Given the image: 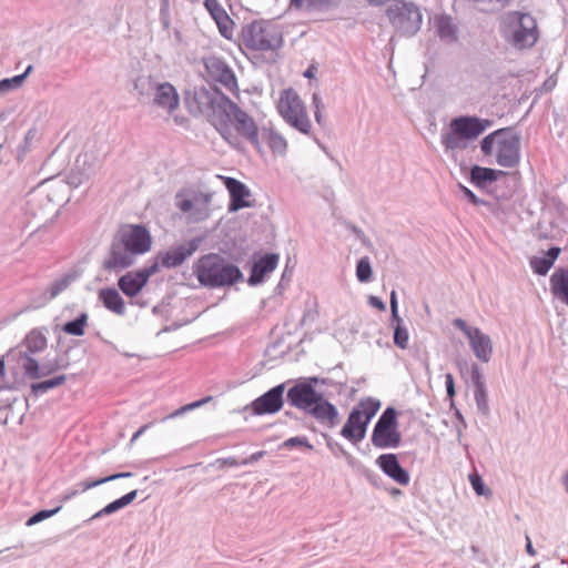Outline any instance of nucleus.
Instances as JSON below:
<instances>
[{"label":"nucleus","mask_w":568,"mask_h":568,"mask_svg":"<svg viewBox=\"0 0 568 568\" xmlns=\"http://www.w3.org/2000/svg\"><path fill=\"white\" fill-rule=\"evenodd\" d=\"M390 317H393V322L396 323V327H394V345L398 346L400 349H405L409 342V335L407 334V329L400 326V317H398L397 314V296H395L394 291L390 292Z\"/></svg>","instance_id":"29"},{"label":"nucleus","mask_w":568,"mask_h":568,"mask_svg":"<svg viewBox=\"0 0 568 568\" xmlns=\"http://www.w3.org/2000/svg\"><path fill=\"white\" fill-rule=\"evenodd\" d=\"M300 409L329 428L335 427L337 424V409L329 402H322L308 407H300Z\"/></svg>","instance_id":"23"},{"label":"nucleus","mask_w":568,"mask_h":568,"mask_svg":"<svg viewBox=\"0 0 568 568\" xmlns=\"http://www.w3.org/2000/svg\"><path fill=\"white\" fill-rule=\"evenodd\" d=\"M462 192H464L465 197H467L468 201H470V203L478 204V197L477 195H475L473 191H470L466 186H462Z\"/></svg>","instance_id":"47"},{"label":"nucleus","mask_w":568,"mask_h":568,"mask_svg":"<svg viewBox=\"0 0 568 568\" xmlns=\"http://www.w3.org/2000/svg\"><path fill=\"white\" fill-rule=\"evenodd\" d=\"M372 278V266H369L368 257H363L357 262V280L366 283Z\"/></svg>","instance_id":"39"},{"label":"nucleus","mask_w":568,"mask_h":568,"mask_svg":"<svg viewBox=\"0 0 568 568\" xmlns=\"http://www.w3.org/2000/svg\"><path fill=\"white\" fill-rule=\"evenodd\" d=\"M65 287L64 283H59L54 287H50V296L54 297L61 290Z\"/></svg>","instance_id":"50"},{"label":"nucleus","mask_w":568,"mask_h":568,"mask_svg":"<svg viewBox=\"0 0 568 568\" xmlns=\"http://www.w3.org/2000/svg\"><path fill=\"white\" fill-rule=\"evenodd\" d=\"M277 262L278 256L274 254H265L262 256L261 260L253 264L251 277H248V283H251V285L262 283L263 278H265L267 274L275 270Z\"/></svg>","instance_id":"27"},{"label":"nucleus","mask_w":568,"mask_h":568,"mask_svg":"<svg viewBox=\"0 0 568 568\" xmlns=\"http://www.w3.org/2000/svg\"><path fill=\"white\" fill-rule=\"evenodd\" d=\"M85 325H87V315L82 313L74 321L67 322V324H64V327H62V329H64V333H67V334L74 335V336H82L83 331L85 329Z\"/></svg>","instance_id":"37"},{"label":"nucleus","mask_w":568,"mask_h":568,"mask_svg":"<svg viewBox=\"0 0 568 568\" xmlns=\"http://www.w3.org/2000/svg\"><path fill=\"white\" fill-rule=\"evenodd\" d=\"M211 77L214 81L219 82L226 89V91L236 94L237 83L233 71L221 60H211L210 64L206 65Z\"/></svg>","instance_id":"22"},{"label":"nucleus","mask_w":568,"mask_h":568,"mask_svg":"<svg viewBox=\"0 0 568 568\" xmlns=\"http://www.w3.org/2000/svg\"><path fill=\"white\" fill-rule=\"evenodd\" d=\"M242 43L251 51H274L282 45V34L275 24L257 20L243 27Z\"/></svg>","instance_id":"7"},{"label":"nucleus","mask_w":568,"mask_h":568,"mask_svg":"<svg viewBox=\"0 0 568 568\" xmlns=\"http://www.w3.org/2000/svg\"><path fill=\"white\" fill-rule=\"evenodd\" d=\"M454 326L460 329L462 333L467 336L468 344H470V348H473L476 358L483 363H487L491 355L490 338L479 328L467 325L465 321L460 318L454 321Z\"/></svg>","instance_id":"14"},{"label":"nucleus","mask_w":568,"mask_h":568,"mask_svg":"<svg viewBox=\"0 0 568 568\" xmlns=\"http://www.w3.org/2000/svg\"><path fill=\"white\" fill-rule=\"evenodd\" d=\"M468 480H470V485H473L474 491H476L477 495L483 496L487 494L484 481H481V478L477 473L468 475Z\"/></svg>","instance_id":"42"},{"label":"nucleus","mask_w":568,"mask_h":568,"mask_svg":"<svg viewBox=\"0 0 568 568\" xmlns=\"http://www.w3.org/2000/svg\"><path fill=\"white\" fill-rule=\"evenodd\" d=\"M146 252H133L126 247L111 245L110 254L104 260V270L122 271L134 263V257Z\"/></svg>","instance_id":"18"},{"label":"nucleus","mask_w":568,"mask_h":568,"mask_svg":"<svg viewBox=\"0 0 568 568\" xmlns=\"http://www.w3.org/2000/svg\"><path fill=\"white\" fill-rule=\"evenodd\" d=\"M111 246H121L133 253H146L151 248V236L146 229L136 224H124L118 230Z\"/></svg>","instance_id":"12"},{"label":"nucleus","mask_w":568,"mask_h":568,"mask_svg":"<svg viewBox=\"0 0 568 568\" xmlns=\"http://www.w3.org/2000/svg\"><path fill=\"white\" fill-rule=\"evenodd\" d=\"M283 386H274L252 403L253 414L271 415L282 408Z\"/></svg>","instance_id":"17"},{"label":"nucleus","mask_w":568,"mask_h":568,"mask_svg":"<svg viewBox=\"0 0 568 568\" xmlns=\"http://www.w3.org/2000/svg\"><path fill=\"white\" fill-rule=\"evenodd\" d=\"M3 377H6V366L3 365V359L0 358V390L3 388Z\"/></svg>","instance_id":"51"},{"label":"nucleus","mask_w":568,"mask_h":568,"mask_svg":"<svg viewBox=\"0 0 568 568\" xmlns=\"http://www.w3.org/2000/svg\"><path fill=\"white\" fill-rule=\"evenodd\" d=\"M196 248L197 245L194 242H189L186 245H180L168 252L160 253L158 260L153 263L159 264V267H174L182 264Z\"/></svg>","instance_id":"21"},{"label":"nucleus","mask_w":568,"mask_h":568,"mask_svg":"<svg viewBox=\"0 0 568 568\" xmlns=\"http://www.w3.org/2000/svg\"><path fill=\"white\" fill-rule=\"evenodd\" d=\"M550 293L568 307V266H560L550 275Z\"/></svg>","instance_id":"25"},{"label":"nucleus","mask_w":568,"mask_h":568,"mask_svg":"<svg viewBox=\"0 0 568 568\" xmlns=\"http://www.w3.org/2000/svg\"><path fill=\"white\" fill-rule=\"evenodd\" d=\"M561 248L552 246L548 248L547 254L544 257L532 256L530 258V267L532 273L538 276H545L551 270L555 261L558 258Z\"/></svg>","instance_id":"28"},{"label":"nucleus","mask_w":568,"mask_h":568,"mask_svg":"<svg viewBox=\"0 0 568 568\" xmlns=\"http://www.w3.org/2000/svg\"><path fill=\"white\" fill-rule=\"evenodd\" d=\"M217 179L222 180L226 190H229L230 211L235 212L252 206V203L247 201L250 197V190L245 184H243V182L234 178L222 175H217Z\"/></svg>","instance_id":"16"},{"label":"nucleus","mask_w":568,"mask_h":568,"mask_svg":"<svg viewBox=\"0 0 568 568\" xmlns=\"http://www.w3.org/2000/svg\"><path fill=\"white\" fill-rule=\"evenodd\" d=\"M193 272L201 285L207 287L232 285L241 277L240 270L225 263L217 254L200 257L194 264Z\"/></svg>","instance_id":"3"},{"label":"nucleus","mask_w":568,"mask_h":568,"mask_svg":"<svg viewBox=\"0 0 568 568\" xmlns=\"http://www.w3.org/2000/svg\"><path fill=\"white\" fill-rule=\"evenodd\" d=\"M284 447L293 448V447H306L308 449L312 448L307 440L302 437H291L286 442H284Z\"/></svg>","instance_id":"43"},{"label":"nucleus","mask_w":568,"mask_h":568,"mask_svg":"<svg viewBox=\"0 0 568 568\" xmlns=\"http://www.w3.org/2000/svg\"><path fill=\"white\" fill-rule=\"evenodd\" d=\"M258 143H261V150L257 149L260 153L263 152L264 146L268 148L274 155H282L287 150V141L271 128H262Z\"/></svg>","instance_id":"26"},{"label":"nucleus","mask_w":568,"mask_h":568,"mask_svg":"<svg viewBox=\"0 0 568 568\" xmlns=\"http://www.w3.org/2000/svg\"><path fill=\"white\" fill-rule=\"evenodd\" d=\"M153 103L171 113L179 108V93L172 84L164 82L155 88Z\"/></svg>","instance_id":"24"},{"label":"nucleus","mask_w":568,"mask_h":568,"mask_svg":"<svg viewBox=\"0 0 568 568\" xmlns=\"http://www.w3.org/2000/svg\"><path fill=\"white\" fill-rule=\"evenodd\" d=\"M400 444V434L397 432L395 410L387 408L372 432V445L377 448H396Z\"/></svg>","instance_id":"10"},{"label":"nucleus","mask_w":568,"mask_h":568,"mask_svg":"<svg viewBox=\"0 0 568 568\" xmlns=\"http://www.w3.org/2000/svg\"><path fill=\"white\" fill-rule=\"evenodd\" d=\"M490 126L491 121L486 119L468 115L454 118L448 124V130L442 134V144L447 150H464Z\"/></svg>","instance_id":"5"},{"label":"nucleus","mask_w":568,"mask_h":568,"mask_svg":"<svg viewBox=\"0 0 568 568\" xmlns=\"http://www.w3.org/2000/svg\"><path fill=\"white\" fill-rule=\"evenodd\" d=\"M480 152L497 165L514 169L519 164V135L509 128L499 129L480 140Z\"/></svg>","instance_id":"2"},{"label":"nucleus","mask_w":568,"mask_h":568,"mask_svg":"<svg viewBox=\"0 0 568 568\" xmlns=\"http://www.w3.org/2000/svg\"><path fill=\"white\" fill-rule=\"evenodd\" d=\"M67 378L64 375H59L52 379H45L43 382L31 384V394L39 396L53 388H57L65 383Z\"/></svg>","instance_id":"34"},{"label":"nucleus","mask_w":568,"mask_h":568,"mask_svg":"<svg viewBox=\"0 0 568 568\" xmlns=\"http://www.w3.org/2000/svg\"><path fill=\"white\" fill-rule=\"evenodd\" d=\"M313 105H315V119L316 123L323 124V114L321 110L323 109V104L321 103L320 94H313Z\"/></svg>","instance_id":"44"},{"label":"nucleus","mask_w":568,"mask_h":568,"mask_svg":"<svg viewBox=\"0 0 568 568\" xmlns=\"http://www.w3.org/2000/svg\"><path fill=\"white\" fill-rule=\"evenodd\" d=\"M526 552L530 554V556H534V549L531 546V540H529L528 537H526Z\"/></svg>","instance_id":"54"},{"label":"nucleus","mask_w":568,"mask_h":568,"mask_svg":"<svg viewBox=\"0 0 568 568\" xmlns=\"http://www.w3.org/2000/svg\"><path fill=\"white\" fill-rule=\"evenodd\" d=\"M287 400L293 407L308 408L313 405L327 403L323 395L318 394L311 384H296L287 390Z\"/></svg>","instance_id":"15"},{"label":"nucleus","mask_w":568,"mask_h":568,"mask_svg":"<svg viewBox=\"0 0 568 568\" xmlns=\"http://www.w3.org/2000/svg\"><path fill=\"white\" fill-rule=\"evenodd\" d=\"M98 297H100L101 303H103L108 311L118 316L124 314V301L116 290L112 287L102 288L100 293H98Z\"/></svg>","instance_id":"30"},{"label":"nucleus","mask_w":568,"mask_h":568,"mask_svg":"<svg viewBox=\"0 0 568 568\" xmlns=\"http://www.w3.org/2000/svg\"><path fill=\"white\" fill-rule=\"evenodd\" d=\"M435 27L439 38L455 40V24H453L452 18L447 16L435 17Z\"/></svg>","instance_id":"33"},{"label":"nucleus","mask_w":568,"mask_h":568,"mask_svg":"<svg viewBox=\"0 0 568 568\" xmlns=\"http://www.w3.org/2000/svg\"><path fill=\"white\" fill-rule=\"evenodd\" d=\"M329 3V0H291V9L310 12L322 9Z\"/></svg>","instance_id":"35"},{"label":"nucleus","mask_w":568,"mask_h":568,"mask_svg":"<svg viewBox=\"0 0 568 568\" xmlns=\"http://www.w3.org/2000/svg\"><path fill=\"white\" fill-rule=\"evenodd\" d=\"M136 494H138L136 489L124 494L123 496H121V498L108 504L106 506H104L103 508L98 510V513L92 515L91 519L94 520V519L101 518L103 516L114 514L115 511H118V510L122 509L123 507L128 506L129 504L133 503V500L136 499Z\"/></svg>","instance_id":"32"},{"label":"nucleus","mask_w":568,"mask_h":568,"mask_svg":"<svg viewBox=\"0 0 568 568\" xmlns=\"http://www.w3.org/2000/svg\"><path fill=\"white\" fill-rule=\"evenodd\" d=\"M146 428H148V425H143L142 427H140V429L136 430L135 435H133V440L136 439L138 437H140L143 434V432L146 430Z\"/></svg>","instance_id":"55"},{"label":"nucleus","mask_w":568,"mask_h":568,"mask_svg":"<svg viewBox=\"0 0 568 568\" xmlns=\"http://www.w3.org/2000/svg\"><path fill=\"white\" fill-rule=\"evenodd\" d=\"M503 175L504 172L500 170L483 168L479 165H476L470 170V181H473L474 185L479 187L487 182L497 181Z\"/></svg>","instance_id":"31"},{"label":"nucleus","mask_w":568,"mask_h":568,"mask_svg":"<svg viewBox=\"0 0 568 568\" xmlns=\"http://www.w3.org/2000/svg\"><path fill=\"white\" fill-rule=\"evenodd\" d=\"M278 115L293 129L303 134L311 132V120L307 115V109L301 95L293 88H287L278 93L275 102Z\"/></svg>","instance_id":"6"},{"label":"nucleus","mask_w":568,"mask_h":568,"mask_svg":"<svg viewBox=\"0 0 568 568\" xmlns=\"http://www.w3.org/2000/svg\"><path fill=\"white\" fill-rule=\"evenodd\" d=\"M381 408V404L373 398H364L358 402L357 406L352 409L351 415L346 418L344 428L339 430V435L346 440L357 444L365 438L366 426L375 417Z\"/></svg>","instance_id":"8"},{"label":"nucleus","mask_w":568,"mask_h":568,"mask_svg":"<svg viewBox=\"0 0 568 568\" xmlns=\"http://www.w3.org/2000/svg\"><path fill=\"white\" fill-rule=\"evenodd\" d=\"M210 400H211V397H206L199 402H193L191 404L182 406V407L178 408L176 410H174L173 413L169 414L168 419H174L189 410H194L195 408L207 404Z\"/></svg>","instance_id":"40"},{"label":"nucleus","mask_w":568,"mask_h":568,"mask_svg":"<svg viewBox=\"0 0 568 568\" xmlns=\"http://www.w3.org/2000/svg\"><path fill=\"white\" fill-rule=\"evenodd\" d=\"M169 0H164V2H168Z\"/></svg>","instance_id":"59"},{"label":"nucleus","mask_w":568,"mask_h":568,"mask_svg":"<svg viewBox=\"0 0 568 568\" xmlns=\"http://www.w3.org/2000/svg\"><path fill=\"white\" fill-rule=\"evenodd\" d=\"M131 476H133L131 473H118V474L102 477V478L95 479V480H84V481H82L81 486H82V490L87 491L91 488H97L106 483H112L120 478H130Z\"/></svg>","instance_id":"36"},{"label":"nucleus","mask_w":568,"mask_h":568,"mask_svg":"<svg viewBox=\"0 0 568 568\" xmlns=\"http://www.w3.org/2000/svg\"><path fill=\"white\" fill-rule=\"evenodd\" d=\"M207 119L230 145L240 148V139H245V141L252 143L255 150H260L258 128H256L253 119L230 98L222 95V98L211 102V113Z\"/></svg>","instance_id":"1"},{"label":"nucleus","mask_w":568,"mask_h":568,"mask_svg":"<svg viewBox=\"0 0 568 568\" xmlns=\"http://www.w3.org/2000/svg\"><path fill=\"white\" fill-rule=\"evenodd\" d=\"M377 465L383 469L384 474L389 476L397 485L406 487L409 485V474L400 467L397 457L393 454H384L377 458Z\"/></svg>","instance_id":"20"},{"label":"nucleus","mask_w":568,"mask_h":568,"mask_svg":"<svg viewBox=\"0 0 568 568\" xmlns=\"http://www.w3.org/2000/svg\"><path fill=\"white\" fill-rule=\"evenodd\" d=\"M264 455H265V452H263V450H260V452H257V453H253V455H251V457H248V458H246V459H244V460L240 462V464H242V465H247V464H250V463H253V462H255V460H257V459L262 458Z\"/></svg>","instance_id":"48"},{"label":"nucleus","mask_w":568,"mask_h":568,"mask_svg":"<svg viewBox=\"0 0 568 568\" xmlns=\"http://www.w3.org/2000/svg\"><path fill=\"white\" fill-rule=\"evenodd\" d=\"M315 71H316V69L313 65L307 67L306 71H304V78L313 79Z\"/></svg>","instance_id":"52"},{"label":"nucleus","mask_w":568,"mask_h":568,"mask_svg":"<svg viewBox=\"0 0 568 568\" xmlns=\"http://www.w3.org/2000/svg\"><path fill=\"white\" fill-rule=\"evenodd\" d=\"M390 23L404 37L416 34L420 27L419 9L412 3H400L387 9Z\"/></svg>","instance_id":"11"},{"label":"nucleus","mask_w":568,"mask_h":568,"mask_svg":"<svg viewBox=\"0 0 568 568\" xmlns=\"http://www.w3.org/2000/svg\"><path fill=\"white\" fill-rule=\"evenodd\" d=\"M178 206L182 212H189L192 210V202L190 200H181L179 201Z\"/></svg>","instance_id":"49"},{"label":"nucleus","mask_w":568,"mask_h":568,"mask_svg":"<svg viewBox=\"0 0 568 568\" xmlns=\"http://www.w3.org/2000/svg\"><path fill=\"white\" fill-rule=\"evenodd\" d=\"M225 464L229 465V466H236V465H241L240 462H237L236 459L234 458H227L225 459Z\"/></svg>","instance_id":"56"},{"label":"nucleus","mask_w":568,"mask_h":568,"mask_svg":"<svg viewBox=\"0 0 568 568\" xmlns=\"http://www.w3.org/2000/svg\"><path fill=\"white\" fill-rule=\"evenodd\" d=\"M561 485H564V487H566V490L568 493V470H567L566 475H564V477H561Z\"/></svg>","instance_id":"57"},{"label":"nucleus","mask_w":568,"mask_h":568,"mask_svg":"<svg viewBox=\"0 0 568 568\" xmlns=\"http://www.w3.org/2000/svg\"><path fill=\"white\" fill-rule=\"evenodd\" d=\"M390 0H367L368 4L371 6H383L387 3Z\"/></svg>","instance_id":"53"},{"label":"nucleus","mask_w":568,"mask_h":568,"mask_svg":"<svg viewBox=\"0 0 568 568\" xmlns=\"http://www.w3.org/2000/svg\"><path fill=\"white\" fill-rule=\"evenodd\" d=\"M57 511H58V508L52 509V510H41V511L34 514L33 516L28 518L27 527H32V526L52 517L54 514H57Z\"/></svg>","instance_id":"41"},{"label":"nucleus","mask_w":568,"mask_h":568,"mask_svg":"<svg viewBox=\"0 0 568 568\" xmlns=\"http://www.w3.org/2000/svg\"><path fill=\"white\" fill-rule=\"evenodd\" d=\"M204 8L210 12L214 23H216L220 34H222L226 40L233 39L234 22L226 11L219 4L217 0H204Z\"/></svg>","instance_id":"19"},{"label":"nucleus","mask_w":568,"mask_h":568,"mask_svg":"<svg viewBox=\"0 0 568 568\" xmlns=\"http://www.w3.org/2000/svg\"><path fill=\"white\" fill-rule=\"evenodd\" d=\"M159 272V264L153 263L139 271H130L118 280V288L126 297H136L146 286L151 276Z\"/></svg>","instance_id":"13"},{"label":"nucleus","mask_w":568,"mask_h":568,"mask_svg":"<svg viewBox=\"0 0 568 568\" xmlns=\"http://www.w3.org/2000/svg\"><path fill=\"white\" fill-rule=\"evenodd\" d=\"M501 32L506 41L519 50L531 48L539 37L532 16L519 11H510L503 17Z\"/></svg>","instance_id":"4"},{"label":"nucleus","mask_w":568,"mask_h":568,"mask_svg":"<svg viewBox=\"0 0 568 568\" xmlns=\"http://www.w3.org/2000/svg\"><path fill=\"white\" fill-rule=\"evenodd\" d=\"M445 387H447L448 397L453 398L455 396V383L452 374H445Z\"/></svg>","instance_id":"45"},{"label":"nucleus","mask_w":568,"mask_h":568,"mask_svg":"<svg viewBox=\"0 0 568 568\" xmlns=\"http://www.w3.org/2000/svg\"><path fill=\"white\" fill-rule=\"evenodd\" d=\"M204 200H206V202L209 201V195H204Z\"/></svg>","instance_id":"58"},{"label":"nucleus","mask_w":568,"mask_h":568,"mask_svg":"<svg viewBox=\"0 0 568 568\" xmlns=\"http://www.w3.org/2000/svg\"><path fill=\"white\" fill-rule=\"evenodd\" d=\"M21 345L24 347V352L20 354L21 368H23L24 376L31 379H41L53 372V367H42L36 358L31 357V355L41 353L47 348V337L41 331L31 329L24 336Z\"/></svg>","instance_id":"9"},{"label":"nucleus","mask_w":568,"mask_h":568,"mask_svg":"<svg viewBox=\"0 0 568 568\" xmlns=\"http://www.w3.org/2000/svg\"><path fill=\"white\" fill-rule=\"evenodd\" d=\"M368 304H371V306L377 308L381 312L385 311L384 302L379 297H377V296L368 297Z\"/></svg>","instance_id":"46"},{"label":"nucleus","mask_w":568,"mask_h":568,"mask_svg":"<svg viewBox=\"0 0 568 568\" xmlns=\"http://www.w3.org/2000/svg\"><path fill=\"white\" fill-rule=\"evenodd\" d=\"M31 71V67L27 68L23 74L14 75L10 79H4L0 81V92H8L13 89H18L21 87L22 82H24L26 75Z\"/></svg>","instance_id":"38"}]
</instances>
